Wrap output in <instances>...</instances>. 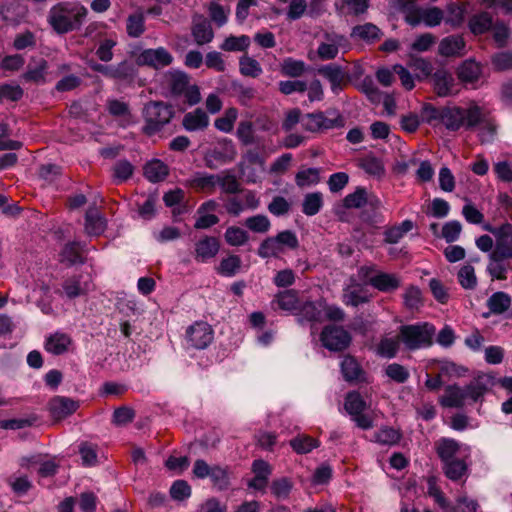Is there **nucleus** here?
Wrapping results in <instances>:
<instances>
[{
    "label": "nucleus",
    "mask_w": 512,
    "mask_h": 512,
    "mask_svg": "<svg viewBox=\"0 0 512 512\" xmlns=\"http://www.w3.org/2000/svg\"><path fill=\"white\" fill-rule=\"evenodd\" d=\"M484 229L495 238V248L492 252L502 258L512 259V224L505 222L498 227L487 224Z\"/></svg>",
    "instance_id": "obj_9"
},
{
    "label": "nucleus",
    "mask_w": 512,
    "mask_h": 512,
    "mask_svg": "<svg viewBox=\"0 0 512 512\" xmlns=\"http://www.w3.org/2000/svg\"><path fill=\"white\" fill-rule=\"evenodd\" d=\"M106 229V220L95 207L89 208L85 215V231L90 236H99Z\"/></svg>",
    "instance_id": "obj_23"
},
{
    "label": "nucleus",
    "mask_w": 512,
    "mask_h": 512,
    "mask_svg": "<svg viewBox=\"0 0 512 512\" xmlns=\"http://www.w3.org/2000/svg\"><path fill=\"white\" fill-rule=\"evenodd\" d=\"M164 85L170 90L173 96H181L187 86L190 84V78L187 73L171 69L164 74Z\"/></svg>",
    "instance_id": "obj_16"
},
{
    "label": "nucleus",
    "mask_w": 512,
    "mask_h": 512,
    "mask_svg": "<svg viewBox=\"0 0 512 512\" xmlns=\"http://www.w3.org/2000/svg\"><path fill=\"white\" fill-rule=\"evenodd\" d=\"M323 206V195L321 192H312L304 196L302 212L307 216L316 215Z\"/></svg>",
    "instance_id": "obj_41"
},
{
    "label": "nucleus",
    "mask_w": 512,
    "mask_h": 512,
    "mask_svg": "<svg viewBox=\"0 0 512 512\" xmlns=\"http://www.w3.org/2000/svg\"><path fill=\"white\" fill-rule=\"evenodd\" d=\"M214 338L212 327L204 321H197L186 330L185 341L187 348L197 350L207 348Z\"/></svg>",
    "instance_id": "obj_8"
},
{
    "label": "nucleus",
    "mask_w": 512,
    "mask_h": 512,
    "mask_svg": "<svg viewBox=\"0 0 512 512\" xmlns=\"http://www.w3.org/2000/svg\"><path fill=\"white\" fill-rule=\"evenodd\" d=\"M400 342L399 338H382L376 346L377 355L387 359L394 358L399 351Z\"/></svg>",
    "instance_id": "obj_38"
},
{
    "label": "nucleus",
    "mask_w": 512,
    "mask_h": 512,
    "mask_svg": "<svg viewBox=\"0 0 512 512\" xmlns=\"http://www.w3.org/2000/svg\"><path fill=\"white\" fill-rule=\"evenodd\" d=\"M79 408V402L66 396H54L48 402L50 416L57 421L72 415Z\"/></svg>",
    "instance_id": "obj_14"
},
{
    "label": "nucleus",
    "mask_w": 512,
    "mask_h": 512,
    "mask_svg": "<svg viewBox=\"0 0 512 512\" xmlns=\"http://www.w3.org/2000/svg\"><path fill=\"white\" fill-rule=\"evenodd\" d=\"M239 70L243 76L252 78H257L263 72L260 63L248 55H243L240 57Z\"/></svg>",
    "instance_id": "obj_46"
},
{
    "label": "nucleus",
    "mask_w": 512,
    "mask_h": 512,
    "mask_svg": "<svg viewBox=\"0 0 512 512\" xmlns=\"http://www.w3.org/2000/svg\"><path fill=\"white\" fill-rule=\"evenodd\" d=\"M436 328L428 322L402 325L399 328V340L409 351H416L432 346Z\"/></svg>",
    "instance_id": "obj_4"
},
{
    "label": "nucleus",
    "mask_w": 512,
    "mask_h": 512,
    "mask_svg": "<svg viewBox=\"0 0 512 512\" xmlns=\"http://www.w3.org/2000/svg\"><path fill=\"white\" fill-rule=\"evenodd\" d=\"M219 242L215 237L206 236L195 245V258L205 262L213 258L219 251Z\"/></svg>",
    "instance_id": "obj_24"
},
{
    "label": "nucleus",
    "mask_w": 512,
    "mask_h": 512,
    "mask_svg": "<svg viewBox=\"0 0 512 512\" xmlns=\"http://www.w3.org/2000/svg\"><path fill=\"white\" fill-rule=\"evenodd\" d=\"M292 488H293V483L287 477L275 479L271 483V492L275 497H277L279 499L288 498Z\"/></svg>",
    "instance_id": "obj_60"
},
{
    "label": "nucleus",
    "mask_w": 512,
    "mask_h": 512,
    "mask_svg": "<svg viewBox=\"0 0 512 512\" xmlns=\"http://www.w3.org/2000/svg\"><path fill=\"white\" fill-rule=\"evenodd\" d=\"M347 38L336 32H325L323 41L317 48V55L321 60H333L337 57L340 49H347Z\"/></svg>",
    "instance_id": "obj_10"
},
{
    "label": "nucleus",
    "mask_w": 512,
    "mask_h": 512,
    "mask_svg": "<svg viewBox=\"0 0 512 512\" xmlns=\"http://www.w3.org/2000/svg\"><path fill=\"white\" fill-rule=\"evenodd\" d=\"M404 305L410 310H416L422 305V293L419 287L409 286L403 294Z\"/></svg>",
    "instance_id": "obj_61"
},
{
    "label": "nucleus",
    "mask_w": 512,
    "mask_h": 512,
    "mask_svg": "<svg viewBox=\"0 0 512 512\" xmlns=\"http://www.w3.org/2000/svg\"><path fill=\"white\" fill-rule=\"evenodd\" d=\"M72 339L67 333L56 331L49 335L45 341V349L53 355H61L68 351Z\"/></svg>",
    "instance_id": "obj_20"
},
{
    "label": "nucleus",
    "mask_w": 512,
    "mask_h": 512,
    "mask_svg": "<svg viewBox=\"0 0 512 512\" xmlns=\"http://www.w3.org/2000/svg\"><path fill=\"white\" fill-rule=\"evenodd\" d=\"M322 345L330 351H342L351 342L350 334L342 327L326 326L320 336Z\"/></svg>",
    "instance_id": "obj_11"
},
{
    "label": "nucleus",
    "mask_w": 512,
    "mask_h": 512,
    "mask_svg": "<svg viewBox=\"0 0 512 512\" xmlns=\"http://www.w3.org/2000/svg\"><path fill=\"white\" fill-rule=\"evenodd\" d=\"M343 303L347 306L357 307L369 301L367 289L353 280L345 287L342 296Z\"/></svg>",
    "instance_id": "obj_18"
},
{
    "label": "nucleus",
    "mask_w": 512,
    "mask_h": 512,
    "mask_svg": "<svg viewBox=\"0 0 512 512\" xmlns=\"http://www.w3.org/2000/svg\"><path fill=\"white\" fill-rule=\"evenodd\" d=\"M417 18L419 23L423 22L428 27L438 26L445 20L443 11L438 7L422 8L418 11Z\"/></svg>",
    "instance_id": "obj_40"
},
{
    "label": "nucleus",
    "mask_w": 512,
    "mask_h": 512,
    "mask_svg": "<svg viewBox=\"0 0 512 512\" xmlns=\"http://www.w3.org/2000/svg\"><path fill=\"white\" fill-rule=\"evenodd\" d=\"M168 173V166L159 159H153L144 166L145 177L153 183L164 180Z\"/></svg>",
    "instance_id": "obj_31"
},
{
    "label": "nucleus",
    "mask_w": 512,
    "mask_h": 512,
    "mask_svg": "<svg viewBox=\"0 0 512 512\" xmlns=\"http://www.w3.org/2000/svg\"><path fill=\"white\" fill-rule=\"evenodd\" d=\"M341 126H343V118L336 110L307 113L301 121V127L309 132H318Z\"/></svg>",
    "instance_id": "obj_6"
},
{
    "label": "nucleus",
    "mask_w": 512,
    "mask_h": 512,
    "mask_svg": "<svg viewBox=\"0 0 512 512\" xmlns=\"http://www.w3.org/2000/svg\"><path fill=\"white\" fill-rule=\"evenodd\" d=\"M224 237L226 242L231 246H242L249 239L248 233L244 229L236 226L228 227Z\"/></svg>",
    "instance_id": "obj_53"
},
{
    "label": "nucleus",
    "mask_w": 512,
    "mask_h": 512,
    "mask_svg": "<svg viewBox=\"0 0 512 512\" xmlns=\"http://www.w3.org/2000/svg\"><path fill=\"white\" fill-rule=\"evenodd\" d=\"M237 117L238 110L234 107L228 108L222 117L215 120L214 125L219 131L229 133L233 130Z\"/></svg>",
    "instance_id": "obj_51"
},
{
    "label": "nucleus",
    "mask_w": 512,
    "mask_h": 512,
    "mask_svg": "<svg viewBox=\"0 0 512 512\" xmlns=\"http://www.w3.org/2000/svg\"><path fill=\"white\" fill-rule=\"evenodd\" d=\"M136 75V68L133 63L122 61L114 65L113 79L132 81Z\"/></svg>",
    "instance_id": "obj_57"
},
{
    "label": "nucleus",
    "mask_w": 512,
    "mask_h": 512,
    "mask_svg": "<svg viewBox=\"0 0 512 512\" xmlns=\"http://www.w3.org/2000/svg\"><path fill=\"white\" fill-rule=\"evenodd\" d=\"M319 180V170L317 168L301 170L295 176L296 184L301 188L316 185Z\"/></svg>",
    "instance_id": "obj_55"
},
{
    "label": "nucleus",
    "mask_w": 512,
    "mask_h": 512,
    "mask_svg": "<svg viewBox=\"0 0 512 512\" xmlns=\"http://www.w3.org/2000/svg\"><path fill=\"white\" fill-rule=\"evenodd\" d=\"M434 89L438 96L446 97L454 92L455 80L449 72L437 70L433 75Z\"/></svg>",
    "instance_id": "obj_26"
},
{
    "label": "nucleus",
    "mask_w": 512,
    "mask_h": 512,
    "mask_svg": "<svg viewBox=\"0 0 512 512\" xmlns=\"http://www.w3.org/2000/svg\"><path fill=\"white\" fill-rule=\"evenodd\" d=\"M476 108L478 109V116L476 117L475 123H473L471 126L464 124L462 128L465 130H474L475 128H478V136L480 141L482 143L491 142L496 134V124L488 116V113L483 107L476 103Z\"/></svg>",
    "instance_id": "obj_13"
},
{
    "label": "nucleus",
    "mask_w": 512,
    "mask_h": 512,
    "mask_svg": "<svg viewBox=\"0 0 512 512\" xmlns=\"http://www.w3.org/2000/svg\"><path fill=\"white\" fill-rule=\"evenodd\" d=\"M385 375L396 383H405L410 374L409 371L401 364L391 363L385 368Z\"/></svg>",
    "instance_id": "obj_63"
},
{
    "label": "nucleus",
    "mask_w": 512,
    "mask_h": 512,
    "mask_svg": "<svg viewBox=\"0 0 512 512\" xmlns=\"http://www.w3.org/2000/svg\"><path fill=\"white\" fill-rule=\"evenodd\" d=\"M481 66L476 61L469 59L458 68V78L464 83H474L481 75Z\"/></svg>",
    "instance_id": "obj_32"
},
{
    "label": "nucleus",
    "mask_w": 512,
    "mask_h": 512,
    "mask_svg": "<svg viewBox=\"0 0 512 512\" xmlns=\"http://www.w3.org/2000/svg\"><path fill=\"white\" fill-rule=\"evenodd\" d=\"M306 71V64L303 60L287 57L281 63V73L284 76L296 78L300 77Z\"/></svg>",
    "instance_id": "obj_42"
},
{
    "label": "nucleus",
    "mask_w": 512,
    "mask_h": 512,
    "mask_svg": "<svg viewBox=\"0 0 512 512\" xmlns=\"http://www.w3.org/2000/svg\"><path fill=\"white\" fill-rule=\"evenodd\" d=\"M368 203V192L363 187H357L353 193L345 196L343 205L347 209H359Z\"/></svg>",
    "instance_id": "obj_44"
},
{
    "label": "nucleus",
    "mask_w": 512,
    "mask_h": 512,
    "mask_svg": "<svg viewBox=\"0 0 512 512\" xmlns=\"http://www.w3.org/2000/svg\"><path fill=\"white\" fill-rule=\"evenodd\" d=\"M444 473L452 481L459 480L467 471V465L463 460L457 459L444 463Z\"/></svg>",
    "instance_id": "obj_54"
},
{
    "label": "nucleus",
    "mask_w": 512,
    "mask_h": 512,
    "mask_svg": "<svg viewBox=\"0 0 512 512\" xmlns=\"http://www.w3.org/2000/svg\"><path fill=\"white\" fill-rule=\"evenodd\" d=\"M490 260L487 266V271L493 279L505 280L507 278V272L509 265L504 262L506 258L495 255L494 252L490 253Z\"/></svg>",
    "instance_id": "obj_34"
},
{
    "label": "nucleus",
    "mask_w": 512,
    "mask_h": 512,
    "mask_svg": "<svg viewBox=\"0 0 512 512\" xmlns=\"http://www.w3.org/2000/svg\"><path fill=\"white\" fill-rule=\"evenodd\" d=\"M344 407L359 428L368 430L373 427L372 418L364 414L366 402L358 392L353 391L347 394Z\"/></svg>",
    "instance_id": "obj_7"
},
{
    "label": "nucleus",
    "mask_w": 512,
    "mask_h": 512,
    "mask_svg": "<svg viewBox=\"0 0 512 512\" xmlns=\"http://www.w3.org/2000/svg\"><path fill=\"white\" fill-rule=\"evenodd\" d=\"M465 48V41L459 35H451L443 38L438 47V52L441 56H460L463 54Z\"/></svg>",
    "instance_id": "obj_22"
},
{
    "label": "nucleus",
    "mask_w": 512,
    "mask_h": 512,
    "mask_svg": "<svg viewBox=\"0 0 512 512\" xmlns=\"http://www.w3.org/2000/svg\"><path fill=\"white\" fill-rule=\"evenodd\" d=\"M218 175L196 172L188 179V185L198 191L212 192L217 187Z\"/></svg>",
    "instance_id": "obj_25"
},
{
    "label": "nucleus",
    "mask_w": 512,
    "mask_h": 512,
    "mask_svg": "<svg viewBox=\"0 0 512 512\" xmlns=\"http://www.w3.org/2000/svg\"><path fill=\"white\" fill-rule=\"evenodd\" d=\"M191 34L198 45L208 44L214 38L211 23L203 15H195L193 17Z\"/></svg>",
    "instance_id": "obj_15"
},
{
    "label": "nucleus",
    "mask_w": 512,
    "mask_h": 512,
    "mask_svg": "<svg viewBox=\"0 0 512 512\" xmlns=\"http://www.w3.org/2000/svg\"><path fill=\"white\" fill-rule=\"evenodd\" d=\"M87 9L78 2H61L54 5L48 14V23L60 34L81 26Z\"/></svg>",
    "instance_id": "obj_3"
},
{
    "label": "nucleus",
    "mask_w": 512,
    "mask_h": 512,
    "mask_svg": "<svg viewBox=\"0 0 512 512\" xmlns=\"http://www.w3.org/2000/svg\"><path fill=\"white\" fill-rule=\"evenodd\" d=\"M282 252L283 251L275 236L265 239L258 248V255L261 258L277 257Z\"/></svg>",
    "instance_id": "obj_56"
},
{
    "label": "nucleus",
    "mask_w": 512,
    "mask_h": 512,
    "mask_svg": "<svg viewBox=\"0 0 512 512\" xmlns=\"http://www.w3.org/2000/svg\"><path fill=\"white\" fill-rule=\"evenodd\" d=\"M491 26L492 17L487 12L476 14L469 20V29L475 35L487 32Z\"/></svg>",
    "instance_id": "obj_45"
},
{
    "label": "nucleus",
    "mask_w": 512,
    "mask_h": 512,
    "mask_svg": "<svg viewBox=\"0 0 512 512\" xmlns=\"http://www.w3.org/2000/svg\"><path fill=\"white\" fill-rule=\"evenodd\" d=\"M413 227L414 224L411 220H404L399 225L390 227L384 232V241L386 243L396 244L405 236L406 233L411 231Z\"/></svg>",
    "instance_id": "obj_36"
},
{
    "label": "nucleus",
    "mask_w": 512,
    "mask_h": 512,
    "mask_svg": "<svg viewBox=\"0 0 512 512\" xmlns=\"http://www.w3.org/2000/svg\"><path fill=\"white\" fill-rule=\"evenodd\" d=\"M423 116L429 123L438 120L446 129L458 131L462 129L464 124L471 126L475 123L478 109L476 108V102L473 101L469 102L465 107L447 106L441 109L428 104L423 108Z\"/></svg>",
    "instance_id": "obj_1"
},
{
    "label": "nucleus",
    "mask_w": 512,
    "mask_h": 512,
    "mask_svg": "<svg viewBox=\"0 0 512 512\" xmlns=\"http://www.w3.org/2000/svg\"><path fill=\"white\" fill-rule=\"evenodd\" d=\"M144 125L142 131L147 136H153L170 123L174 116L172 106L162 101H150L142 111Z\"/></svg>",
    "instance_id": "obj_5"
},
{
    "label": "nucleus",
    "mask_w": 512,
    "mask_h": 512,
    "mask_svg": "<svg viewBox=\"0 0 512 512\" xmlns=\"http://www.w3.org/2000/svg\"><path fill=\"white\" fill-rule=\"evenodd\" d=\"M241 267V259L237 255H230L220 262L217 272L225 277H233Z\"/></svg>",
    "instance_id": "obj_49"
},
{
    "label": "nucleus",
    "mask_w": 512,
    "mask_h": 512,
    "mask_svg": "<svg viewBox=\"0 0 512 512\" xmlns=\"http://www.w3.org/2000/svg\"><path fill=\"white\" fill-rule=\"evenodd\" d=\"M237 138L244 145L255 143L254 126L251 121H240L236 131Z\"/></svg>",
    "instance_id": "obj_59"
},
{
    "label": "nucleus",
    "mask_w": 512,
    "mask_h": 512,
    "mask_svg": "<svg viewBox=\"0 0 512 512\" xmlns=\"http://www.w3.org/2000/svg\"><path fill=\"white\" fill-rule=\"evenodd\" d=\"M47 69L48 63L44 59L32 61L27 65L26 72L22 75V79L25 82L42 85L47 82Z\"/></svg>",
    "instance_id": "obj_19"
},
{
    "label": "nucleus",
    "mask_w": 512,
    "mask_h": 512,
    "mask_svg": "<svg viewBox=\"0 0 512 512\" xmlns=\"http://www.w3.org/2000/svg\"><path fill=\"white\" fill-rule=\"evenodd\" d=\"M381 30L372 23H365L363 25H357L353 27L351 36L360 38L367 42H374L381 38Z\"/></svg>",
    "instance_id": "obj_37"
},
{
    "label": "nucleus",
    "mask_w": 512,
    "mask_h": 512,
    "mask_svg": "<svg viewBox=\"0 0 512 512\" xmlns=\"http://www.w3.org/2000/svg\"><path fill=\"white\" fill-rule=\"evenodd\" d=\"M392 5L399 11L405 13L406 22L411 26H417L419 19L417 18L420 8L416 0H392Z\"/></svg>",
    "instance_id": "obj_30"
},
{
    "label": "nucleus",
    "mask_w": 512,
    "mask_h": 512,
    "mask_svg": "<svg viewBox=\"0 0 512 512\" xmlns=\"http://www.w3.org/2000/svg\"><path fill=\"white\" fill-rule=\"evenodd\" d=\"M208 125L209 117L201 108L184 115L183 126L187 131L204 130Z\"/></svg>",
    "instance_id": "obj_29"
},
{
    "label": "nucleus",
    "mask_w": 512,
    "mask_h": 512,
    "mask_svg": "<svg viewBox=\"0 0 512 512\" xmlns=\"http://www.w3.org/2000/svg\"><path fill=\"white\" fill-rule=\"evenodd\" d=\"M62 288L69 299H74L89 291L88 283H81V276L67 278L62 284Z\"/></svg>",
    "instance_id": "obj_33"
},
{
    "label": "nucleus",
    "mask_w": 512,
    "mask_h": 512,
    "mask_svg": "<svg viewBox=\"0 0 512 512\" xmlns=\"http://www.w3.org/2000/svg\"><path fill=\"white\" fill-rule=\"evenodd\" d=\"M459 450V444L453 439H441L437 443V453L444 463L456 460L454 456Z\"/></svg>",
    "instance_id": "obj_47"
},
{
    "label": "nucleus",
    "mask_w": 512,
    "mask_h": 512,
    "mask_svg": "<svg viewBox=\"0 0 512 512\" xmlns=\"http://www.w3.org/2000/svg\"><path fill=\"white\" fill-rule=\"evenodd\" d=\"M491 385L492 380L487 375L474 378L465 387L449 385L445 388L440 403L442 406L449 408H460L466 403H475L483 398Z\"/></svg>",
    "instance_id": "obj_2"
},
{
    "label": "nucleus",
    "mask_w": 512,
    "mask_h": 512,
    "mask_svg": "<svg viewBox=\"0 0 512 512\" xmlns=\"http://www.w3.org/2000/svg\"><path fill=\"white\" fill-rule=\"evenodd\" d=\"M491 62L494 70L496 71H508L512 69V51H501L495 53Z\"/></svg>",
    "instance_id": "obj_64"
},
{
    "label": "nucleus",
    "mask_w": 512,
    "mask_h": 512,
    "mask_svg": "<svg viewBox=\"0 0 512 512\" xmlns=\"http://www.w3.org/2000/svg\"><path fill=\"white\" fill-rule=\"evenodd\" d=\"M359 167L367 174L377 178L382 177L385 173V168L382 161L372 155L360 159Z\"/></svg>",
    "instance_id": "obj_43"
},
{
    "label": "nucleus",
    "mask_w": 512,
    "mask_h": 512,
    "mask_svg": "<svg viewBox=\"0 0 512 512\" xmlns=\"http://www.w3.org/2000/svg\"><path fill=\"white\" fill-rule=\"evenodd\" d=\"M340 366L342 375L346 381L353 382L365 380V373L354 357L349 355L343 357Z\"/></svg>",
    "instance_id": "obj_27"
},
{
    "label": "nucleus",
    "mask_w": 512,
    "mask_h": 512,
    "mask_svg": "<svg viewBox=\"0 0 512 512\" xmlns=\"http://www.w3.org/2000/svg\"><path fill=\"white\" fill-rule=\"evenodd\" d=\"M276 303L278 307L285 311H294L297 309L298 297L294 290H286L277 295Z\"/></svg>",
    "instance_id": "obj_58"
},
{
    "label": "nucleus",
    "mask_w": 512,
    "mask_h": 512,
    "mask_svg": "<svg viewBox=\"0 0 512 512\" xmlns=\"http://www.w3.org/2000/svg\"><path fill=\"white\" fill-rule=\"evenodd\" d=\"M487 306L493 314H503L511 306V297L505 292H495L487 300Z\"/></svg>",
    "instance_id": "obj_35"
},
{
    "label": "nucleus",
    "mask_w": 512,
    "mask_h": 512,
    "mask_svg": "<svg viewBox=\"0 0 512 512\" xmlns=\"http://www.w3.org/2000/svg\"><path fill=\"white\" fill-rule=\"evenodd\" d=\"M244 224L249 230L255 233H266L271 227L269 218L263 214L248 217Z\"/></svg>",
    "instance_id": "obj_52"
},
{
    "label": "nucleus",
    "mask_w": 512,
    "mask_h": 512,
    "mask_svg": "<svg viewBox=\"0 0 512 512\" xmlns=\"http://www.w3.org/2000/svg\"><path fill=\"white\" fill-rule=\"evenodd\" d=\"M172 54L164 47L145 49L136 57L138 66H148L161 69L173 62Z\"/></svg>",
    "instance_id": "obj_12"
},
{
    "label": "nucleus",
    "mask_w": 512,
    "mask_h": 512,
    "mask_svg": "<svg viewBox=\"0 0 512 512\" xmlns=\"http://www.w3.org/2000/svg\"><path fill=\"white\" fill-rule=\"evenodd\" d=\"M209 477L219 490H225L229 487L230 480L227 468L213 466Z\"/></svg>",
    "instance_id": "obj_62"
},
{
    "label": "nucleus",
    "mask_w": 512,
    "mask_h": 512,
    "mask_svg": "<svg viewBox=\"0 0 512 512\" xmlns=\"http://www.w3.org/2000/svg\"><path fill=\"white\" fill-rule=\"evenodd\" d=\"M217 175V187H220L223 193L236 194L241 191V184L235 175L230 173H222Z\"/></svg>",
    "instance_id": "obj_48"
},
{
    "label": "nucleus",
    "mask_w": 512,
    "mask_h": 512,
    "mask_svg": "<svg viewBox=\"0 0 512 512\" xmlns=\"http://www.w3.org/2000/svg\"><path fill=\"white\" fill-rule=\"evenodd\" d=\"M251 40L247 35L227 37L220 45V49L228 52H241L248 49Z\"/></svg>",
    "instance_id": "obj_39"
},
{
    "label": "nucleus",
    "mask_w": 512,
    "mask_h": 512,
    "mask_svg": "<svg viewBox=\"0 0 512 512\" xmlns=\"http://www.w3.org/2000/svg\"><path fill=\"white\" fill-rule=\"evenodd\" d=\"M370 285L381 292H392L401 285V280L396 274L377 272L370 277Z\"/></svg>",
    "instance_id": "obj_21"
},
{
    "label": "nucleus",
    "mask_w": 512,
    "mask_h": 512,
    "mask_svg": "<svg viewBox=\"0 0 512 512\" xmlns=\"http://www.w3.org/2000/svg\"><path fill=\"white\" fill-rule=\"evenodd\" d=\"M84 244L78 241L67 243L60 253V261L68 266L84 263L82 252Z\"/></svg>",
    "instance_id": "obj_28"
},
{
    "label": "nucleus",
    "mask_w": 512,
    "mask_h": 512,
    "mask_svg": "<svg viewBox=\"0 0 512 512\" xmlns=\"http://www.w3.org/2000/svg\"><path fill=\"white\" fill-rule=\"evenodd\" d=\"M290 445L296 453L305 454L318 447L319 442L310 436L301 435L292 439Z\"/></svg>",
    "instance_id": "obj_50"
},
{
    "label": "nucleus",
    "mask_w": 512,
    "mask_h": 512,
    "mask_svg": "<svg viewBox=\"0 0 512 512\" xmlns=\"http://www.w3.org/2000/svg\"><path fill=\"white\" fill-rule=\"evenodd\" d=\"M318 73L328 80L333 93L337 94L342 89L346 72L340 65L335 63L323 65L318 68Z\"/></svg>",
    "instance_id": "obj_17"
}]
</instances>
